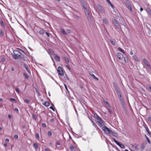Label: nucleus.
Here are the masks:
<instances>
[{"instance_id":"1","label":"nucleus","mask_w":151,"mask_h":151,"mask_svg":"<svg viewBox=\"0 0 151 151\" xmlns=\"http://www.w3.org/2000/svg\"><path fill=\"white\" fill-rule=\"evenodd\" d=\"M112 23L114 24L117 29H120L121 27L119 23V22L117 20L115 19H112Z\"/></svg>"},{"instance_id":"2","label":"nucleus","mask_w":151,"mask_h":151,"mask_svg":"<svg viewBox=\"0 0 151 151\" xmlns=\"http://www.w3.org/2000/svg\"><path fill=\"white\" fill-rule=\"evenodd\" d=\"M12 58L15 59H19V58H23L24 56L22 55L21 53L20 55H18V53H14V54H13L12 55Z\"/></svg>"},{"instance_id":"3","label":"nucleus","mask_w":151,"mask_h":151,"mask_svg":"<svg viewBox=\"0 0 151 151\" xmlns=\"http://www.w3.org/2000/svg\"><path fill=\"white\" fill-rule=\"evenodd\" d=\"M102 130L107 134H109L111 131V130L105 126L102 128Z\"/></svg>"},{"instance_id":"4","label":"nucleus","mask_w":151,"mask_h":151,"mask_svg":"<svg viewBox=\"0 0 151 151\" xmlns=\"http://www.w3.org/2000/svg\"><path fill=\"white\" fill-rule=\"evenodd\" d=\"M57 71L58 74L61 76H63L64 75L63 70L61 67L59 66L58 67Z\"/></svg>"},{"instance_id":"5","label":"nucleus","mask_w":151,"mask_h":151,"mask_svg":"<svg viewBox=\"0 0 151 151\" xmlns=\"http://www.w3.org/2000/svg\"><path fill=\"white\" fill-rule=\"evenodd\" d=\"M85 13L86 14V16L88 18V19L89 21H92L93 19V18L91 17V15L90 14L89 12L87 10V11H85Z\"/></svg>"},{"instance_id":"6","label":"nucleus","mask_w":151,"mask_h":151,"mask_svg":"<svg viewBox=\"0 0 151 151\" xmlns=\"http://www.w3.org/2000/svg\"><path fill=\"white\" fill-rule=\"evenodd\" d=\"M126 4L127 8L132 12V6L128 0H127L126 1Z\"/></svg>"},{"instance_id":"7","label":"nucleus","mask_w":151,"mask_h":151,"mask_svg":"<svg viewBox=\"0 0 151 151\" xmlns=\"http://www.w3.org/2000/svg\"><path fill=\"white\" fill-rule=\"evenodd\" d=\"M94 117L96 119H97L99 121H102V119L96 113H95L94 115Z\"/></svg>"},{"instance_id":"8","label":"nucleus","mask_w":151,"mask_h":151,"mask_svg":"<svg viewBox=\"0 0 151 151\" xmlns=\"http://www.w3.org/2000/svg\"><path fill=\"white\" fill-rule=\"evenodd\" d=\"M53 55H54V59L56 61L59 62L60 61V60L59 56H58L55 54H53Z\"/></svg>"},{"instance_id":"9","label":"nucleus","mask_w":151,"mask_h":151,"mask_svg":"<svg viewBox=\"0 0 151 151\" xmlns=\"http://www.w3.org/2000/svg\"><path fill=\"white\" fill-rule=\"evenodd\" d=\"M117 57L119 60H122L123 58V55L120 53L118 52L117 54Z\"/></svg>"},{"instance_id":"10","label":"nucleus","mask_w":151,"mask_h":151,"mask_svg":"<svg viewBox=\"0 0 151 151\" xmlns=\"http://www.w3.org/2000/svg\"><path fill=\"white\" fill-rule=\"evenodd\" d=\"M24 67L26 70L29 73H30V71L28 65L25 63L24 64Z\"/></svg>"},{"instance_id":"11","label":"nucleus","mask_w":151,"mask_h":151,"mask_svg":"<svg viewBox=\"0 0 151 151\" xmlns=\"http://www.w3.org/2000/svg\"><path fill=\"white\" fill-rule=\"evenodd\" d=\"M116 144L119 146L121 148L124 149L125 148L124 146L119 142H118V143Z\"/></svg>"},{"instance_id":"12","label":"nucleus","mask_w":151,"mask_h":151,"mask_svg":"<svg viewBox=\"0 0 151 151\" xmlns=\"http://www.w3.org/2000/svg\"><path fill=\"white\" fill-rule=\"evenodd\" d=\"M111 134L114 136L117 137L118 135L117 133L113 132L111 130V132H110V134Z\"/></svg>"},{"instance_id":"13","label":"nucleus","mask_w":151,"mask_h":151,"mask_svg":"<svg viewBox=\"0 0 151 151\" xmlns=\"http://www.w3.org/2000/svg\"><path fill=\"white\" fill-rule=\"evenodd\" d=\"M97 8L101 13L103 12L104 10L103 7L100 5H99Z\"/></svg>"},{"instance_id":"14","label":"nucleus","mask_w":151,"mask_h":151,"mask_svg":"<svg viewBox=\"0 0 151 151\" xmlns=\"http://www.w3.org/2000/svg\"><path fill=\"white\" fill-rule=\"evenodd\" d=\"M143 61L144 63L145 64L146 66H149L150 65L149 64L148 62L147 61V60L144 59L143 60Z\"/></svg>"},{"instance_id":"15","label":"nucleus","mask_w":151,"mask_h":151,"mask_svg":"<svg viewBox=\"0 0 151 151\" xmlns=\"http://www.w3.org/2000/svg\"><path fill=\"white\" fill-rule=\"evenodd\" d=\"M90 74L94 79L96 80L97 81H98L99 80V79L97 78L94 75V74L92 73H90Z\"/></svg>"},{"instance_id":"16","label":"nucleus","mask_w":151,"mask_h":151,"mask_svg":"<svg viewBox=\"0 0 151 151\" xmlns=\"http://www.w3.org/2000/svg\"><path fill=\"white\" fill-rule=\"evenodd\" d=\"M107 2L109 3L113 9L114 8V6L111 3L109 0H106Z\"/></svg>"},{"instance_id":"17","label":"nucleus","mask_w":151,"mask_h":151,"mask_svg":"<svg viewBox=\"0 0 151 151\" xmlns=\"http://www.w3.org/2000/svg\"><path fill=\"white\" fill-rule=\"evenodd\" d=\"M43 104L45 106L47 107L50 105V103L49 101H46Z\"/></svg>"},{"instance_id":"18","label":"nucleus","mask_w":151,"mask_h":151,"mask_svg":"<svg viewBox=\"0 0 151 151\" xmlns=\"http://www.w3.org/2000/svg\"><path fill=\"white\" fill-rule=\"evenodd\" d=\"M82 6H83V8L84 9H85L86 10V11H87V9L86 8V5L85 4L84 2H82L81 3Z\"/></svg>"},{"instance_id":"19","label":"nucleus","mask_w":151,"mask_h":151,"mask_svg":"<svg viewBox=\"0 0 151 151\" xmlns=\"http://www.w3.org/2000/svg\"><path fill=\"white\" fill-rule=\"evenodd\" d=\"M60 31L61 32L65 35H67V33L64 30H63L62 29H60Z\"/></svg>"},{"instance_id":"20","label":"nucleus","mask_w":151,"mask_h":151,"mask_svg":"<svg viewBox=\"0 0 151 151\" xmlns=\"http://www.w3.org/2000/svg\"><path fill=\"white\" fill-rule=\"evenodd\" d=\"M33 147L35 148V149L37 150L38 147V145L36 143H34L33 144Z\"/></svg>"},{"instance_id":"21","label":"nucleus","mask_w":151,"mask_h":151,"mask_svg":"<svg viewBox=\"0 0 151 151\" xmlns=\"http://www.w3.org/2000/svg\"><path fill=\"white\" fill-rule=\"evenodd\" d=\"M96 122V123H97V124H98V125H99V126L100 127H102V124L101 123V122L100 121H97V122Z\"/></svg>"},{"instance_id":"22","label":"nucleus","mask_w":151,"mask_h":151,"mask_svg":"<svg viewBox=\"0 0 151 151\" xmlns=\"http://www.w3.org/2000/svg\"><path fill=\"white\" fill-rule=\"evenodd\" d=\"M114 88L117 93H119V92H120V89L118 86Z\"/></svg>"},{"instance_id":"23","label":"nucleus","mask_w":151,"mask_h":151,"mask_svg":"<svg viewBox=\"0 0 151 151\" xmlns=\"http://www.w3.org/2000/svg\"><path fill=\"white\" fill-rule=\"evenodd\" d=\"M147 144V142L142 143L141 146V148L142 149H143L144 148H145Z\"/></svg>"},{"instance_id":"24","label":"nucleus","mask_w":151,"mask_h":151,"mask_svg":"<svg viewBox=\"0 0 151 151\" xmlns=\"http://www.w3.org/2000/svg\"><path fill=\"white\" fill-rule=\"evenodd\" d=\"M39 33L41 35H43L45 33V30L43 29H41L39 31Z\"/></svg>"},{"instance_id":"25","label":"nucleus","mask_w":151,"mask_h":151,"mask_svg":"<svg viewBox=\"0 0 151 151\" xmlns=\"http://www.w3.org/2000/svg\"><path fill=\"white\" fill-rule=\"evenodd\" d=\"M23 75L24 78L27 79H28L29 78V76L25 73H23Z\"/></svg>"},{"instance_id":"26","label":"nucleus","mask_w":151,"mask_h":151,"mask_svg":"<svg viewBox=\"0 0 151 151\" xmlns=\"http://www.w3.org/2000/svg\"><path fill=\"white\" fill-rule=\"evenodd\" d=\"M30 101V100L28 99H26L24 100V102L27 104H29Z\"/></svg>"},{"instance_id":"27","label":"nucleus","mask_w":151,"mask_h":151,"mask_svg":"<svg viewBox=\"0 0 151 151\" xmlns=\"http://www.w3.org/2000/svg\"><path fill=\"white\" fill-rule=\"evenodd\" d=\"M118 50L120 51H121V52H122V53H124V54H125V53L124 52V50H123V49H122L120 47H119L118 48Z\"/></svg>"},{"instance_id":"28","label":"nucleus","mask_w":151,"mask_h":151,"mask_svg":"<svg viewBox=\"0 0 151 151\" xmlns=\"http://www.w3.org/2000/svg\"><path fill=\"white\" fill-rule=\"evenodd\" d=\"M145 137L146 138V139L148 142V143L149 144H151V143L150 141V140L149 138L147 137L145 134Z\"/></svg>"},{"instance_id":"29","label":"nucleus","mask_w":151,"mask_h":151,"mask_svg":"<svg viewBox=\"0 0 151 151\" xmlns=\"http://www.w3.org/2000/svg\"><path fill=\"white\" fill-rule=\"evenodd\" d=\"M10 101L11 102H13L14 103L16 102V101L15 99L13 98H11L10 99Z\"/></svg>"},{"instance_id":"30","label":"nucleus","mask_w":151,"mask_h":151,"mask_svg":"<svg viewBox=\"0 0 151 151\" xmlns=\"http://www.w3.org/2000/svg\"><path fill=\"white\" fill-rule=\"evenodd\" d=\"M32 117L33 119L35 120L37 119V116L35 114H32Z\"/></svg>"},{"instance_id":"31","label":"nucleus","mask_w":151,"mask_h":151,"mask_svg":"<svg viewBox=\"0 0 151 151\" xmlns=\"http://www.w3.org/2000/svg\"><path fill=\"white\" fill-rule=\"evenodd\" d=\"M64 59H65L66 62V63H69V60L68 59V58L67 57H64Z\"/></svg>"},{"instance_id":"32","label":"nucleus","mask_w":151,"mask_h":151,"mask_svg":"<svg viewBox=\"0 0 151 151\" xmlns=\"http://www.w3.org/2000/svg\"><path fill=\"white\" fill-rule=\"evenodd\" d=\"M74 146L73 145L71 144L70 146V149L71 151H72L74 149Z\"/></svg>"},{"instance_id":"33","label":"nucleus","mask_w":151,"mask_h":151,"mask_svg":"<svg viewBox=\"0 0 151 151\" xmlns=\"http://www.w3.org/2000/svg\"><path fill=\"white\" fill-rule=\"evenodd\" d=\"M35 137L36 138L38 139L40 138L39 134L38 133H37L35 134Z\"/></svg>"},{"instance_id":"34","label":"nucleus","mask_w":151,"mask_h":151,"mask_svg":"<svg viewBox=\"0 0 151 151\" xmlns=\"http://www.w3.org/2000/svg\"><path fill=\"white\" fill-rule=\"evenodd\" d=\"M103 22L105 24H108V20L106 19H104L103 20Z\"/></svg>"},{"instance_id":"35","label":"nucleus","mask_w":151,"mask_h":151,"mask_svg":"<svg viewBox=\"0 0 151 151\" xmlns=\"http://www.w3.org/2000/svg\"><path fill=\"white\" fill-rule=\"evenodd\" d=\"M133 58L135 60V61H139L136 55H134L133 56Z\"/></svg>"},{"instance_id":"36","label":"nucleus","mask_w":151,"mask_h":151,"mask_svg":"<svg viewBox=\"0 0 151 151\" xmlns=\"http://www.w3.org/2000/svg\"><path fill=\"white\" fill-rule=\"evenodd\" d=\"M110 41L111 43L113 45H114L115 44V42L114 41H113V40L111 39L110 40Z\"/></svg>"},{"instance_id":"37","label":"nucleus","mask_w":151,"mask_h":151,"mask_svg":"<svg viewBox=\"0 0 151 151\" xmlns=\"http://www.w3.org/2000/svg\"><path fill=\"white\" fill-rule=\"evenodd\" d=\"M47 135L49 136H51L52 135V133L51 131H48L47 133Z\"/></svg>"},{"instance_id":"38","label":"nucleus","mask_w":151,"mask_h":151,"mask_svg":"<svg viewBox=\"0 0 151 151\" xmlns=\"http://www.w3.org/2000/svg\"><path fill=\"white\" fill-rule=\"evenodd\" d=\"M1 26H2L3 27H5V25L4 24L3 22V21H1Z\"/></svg>"},{"instance_id":"39","label":"nucleus","mask_w":151,"mask_h":151,"mask_svg":"<svg viewBox=\"0 0 151 151\" xmlns=\"http://www.w3.org/2000/svg\"><path fill=\"white\" fill-rule=\"evenodd\" d=\"M147 9V11L148 13L150 15H151V10L149 8H148Z\"/></svg>"},{"instance_id":"40","label":"nucleus","mask_w":151,"mask_h":151,"mask_svg":"<svg viewBox=\"0 0 151 151\" xmlns=\"http://www.w3.org/2000/svg\"><path fill=\"white\" fill-rule=\"evenodd\" d=\"M4 35V32L2 31V30L1 29L0 30V36H2Z\"/></svg>"},{"instance_id":"41","label":"nucleus","mask_w":151,"mask_h":151,"mask_svg":"<svg viewBox=\"0 0 151 151\" xmlns=\"http://www.w3.org/2000/svg\"><path fill=\"white\" fill-rule=\"evenodd\" d=\"M35 89L36 92L38 94V95H37L38 96H39L40 95V93L37 90V89L36 88H35Z\"/></svg>"},{"instance_id":"42","label":"nucleus","mask_w":151,"mask_h":151,"mask_svg":"<svg viewBox=\"0 0 151 151\" xmlns=\"http://www.w3.org/2000/svg\"><path fill=\"white\" fill-rule=\"evenodd\" d=\"M134 148H135V149L136 150H137L138 149V145L137 144H135L134 145Z\"/></svg>"},{"instance_id":"43","label":"nucleus","mask_w":151,"mask_h":151,"mask_svg":"<svg viewBox=\"0 0 151 151\" xmlns=\"http://www.w3.org/2000/svg\"><path fill=\"white\" fill-rule=\"evenodd\" d=\"M117 94L118 95V96L119 97V98H122V96H121V93L120 92H119V93H117Z\"/></svg>"},{"instance_id":"44","label":"nucleus","mask_w":151,"mask_h":151,"mask_svg":"<svg viewBox=\"0 0 151 151\" xmlns=\"http://www.w3.org/2000/svg\"><path fill=\"white\" fill-rule=\"evenodd\" d=\"M113 83V86H114V88L118 86L115 82H114Z\"/></svg>"},{"instance_id":"45","label":"nucleus","mask_w":151,"mask_h":151,"mask_svg":"<svg viewBox=\"0 0 151 151\" xmlns=\"http://www.w3.org/2000/svg\"><path fill=\"white\" fill-rule=\"evenodd\" d=\"M147 88H148V89L150 91H151V86H149L147 85Z\"/></svg>"},{"instance_id":"46","label":"nucleus","mask_w":151,"mask_h":151,"mask_svg":"<svg viewBox=\"0 0 151 151\" xmlns=\"http://www.w3.org/2000/svg\"><path fill=\"white\" fill-rule=\"evenodd\" d=\"M14 53L17 54V53H19L20 54V52L19 51L16 50L14 51Z\"/></svg>"},{"instance_id":"47","label":"nucleus","mask_w":151,"mask_h":151,"mask_svg":"<svg viewBox=\"0 0 151 151\" xmlns=\"http://www.w3.org/2000/svg\"><path fill=\"white\" fill-rule=\"evenodd\" d=\"M42 127L43 128H45L46 127V124L44 123H42Z\"/></svg>"},{"instance_id":"48","label":"nucleus","mask_w":151,"mask_h":151,"mask_svg":"<svg viewBox=\"0 0 151 151\" xmlns=\"http://www.w3.org/2000/svg\"><path fill=\"white\" fill-rule=\"evenodd\" d=\"M14 111L16 112L17 113H19V111L18 109L17 108H15L14 109Z\"/></svg>"},{"instance_id":"49","label":"nucleus","mask_w":151,"mask_h":151,"mask_svg":"<svg viewBox=\"0 0 151 151\" xmlns=\"http://www.w3.org/2000/svg\"><path fill=\"white\" fill-rule=\"evenodd\" d=\"M124 60L125 62H128V59L127 57H125L124 58Z\"/></svg>"},{"instance_id":"50","label":"nucleus","mask_w":151,"mask_h":151,"mask_svg":"<svg viewBox=\"0 0 151 151\" xmlns=\"http://www.w3.org/2000/svg\"><path fill=\"white\" fill-rule=\"evenodd\" d=\"M91 122L93 124V125L95 127H96V126H97V125H96V123L94 122L93 121V120H92L91 121Z\"/></svg>"},{"instance_id":"51","label":"nucleus","mask_w":151,"mask_h":151,"mask_svg":"<svg viewBox=\"0 0 151 151\" xmlns=\"http://www.w3.org/2000/svg\"><path fill=\"white\" fill-rule=\"evenodd\" d=\"M14 138L15 139H17L18 138V135L17 134H15L14 135Z\"/></svg>"},{"instance_id":"52","label":"nucleus","mask_w":151,"mask_h":151,"mask_svg":"<svg viewBox=\"0 0 151 151\" xmlns=\"http://www.w3.org/2000/svg\"><path fill=\"white\" fill-rule=\"evenodd\" d=\"M16 91L18 93H19V90L18 88H17L15 89Z\"/></svg>"},{"instance_id":"53","label":"nucleus","mask_w":151,"mask_h":151,"mask_svg":"<svg viewBox=\"0 0 151 151\" xmlns=\"http://www.w3.org/2000/svg\"><path fill=\"white\" fill-rule=\"evenodd\" d=\"M5 58H1V61L2 62H4L5 61Z\"/></svg>"},{"instance_id":"54","label":"nucleus","mask_w":151,"mask_h":151,"mask_svg":"<svg viewBox=\"0 0 151 151\" xmlns=\"http://www.w3.org/2000/svg\"><path fill=\"white\" fill-rule=\"evenodd\" d=\"M112 139L113 140V141L116 143V144L117 143H118V141H117L116 139H115L114 138H112Z\"/></svg>"},{"instance_id":"55","label":"nucleus","mask_w":151,"mask_h":151,"mask_svg":"<svg viewBox=\"0 0 151 151\" xmlns=\"http://www.w3.org/2000/svg\"><path fill=\"white\" fill-rule=\"evenodd\" d=\"M108 109L109 112L110 113V114H112V111L111 110V109H109V108H108Z\"/></svg>"},{"instance_id":"56","label":"nucleus","mask_w":151,"mask_h":151,"mask_svg":"<svg viewBox=\"0 0 151 151\" xmlns=\"http://www.w3.org/2000/svg\"><path fill=\"white\" fill-rule=\"evenodd\" d=\"M146 131L148 132V134H149L150 133H151L150 132H149V129H148V128L146 129Z\"/></svg>"},{"instance_id":"57","label":"nucleus","mask_w":151,"mask_h":151,"mask_svg":"<svg viewBox=\"0 0 151 151\" xmlns=\"http://www.w3.org/2000/svg\"><path fill=\"white\" fill-rule=\"evenodd\" d=\"M119 99H120V101H121V102H123L124 99H123V98H122V97L120 98Z\"/></svg>"},{"instance_id":"58","label":"nucleus","mask_w":151,"mask_h":151,"mask_svg":"<svg viewBox=\"0 0 151 151\" xmlns=\"http://www.w3.org/2000/svg\"><path fill=\"white\" fill-rule=\"evenodd\" d=\"M64 86L65 87V89H66L67 91L68 92H69V91H68V89L67 87V86H66V85L65 84H64Z\"/></svg>"},{"instance_id":"59","label":"nucleus","mask_w":151,"mask_h":151,"mask_svg":"<svg viewBox=\"0 0 151 151\" xmlns=\"http://www.w3.org/2000/svg\"><path fill=\"white\" fill-rule=\"evenodd\" d=\"M45 34H46V35H47V36L48 37H50V34H49L47 32H45Z\"/></svg>"},{"instance_id":"60","label":"nucleus","mask_w":151,"mask_h":151,"mask_svg":"<svg viewBox=\"0 0 151 151\" xmlns=\"http://www.w3.org/2000/svg\"><path fill=\"white\" fill-rule=\"evenodd\" d=\"M9 140L8 139L6 138L5 139V142H9Z\"/></svg>"},{"instance_id":"61","label":"nucleus","mask_w":151,"mask_h":151,"mask_svg":"<svg viewBox=\"0 0 151 151\" xmlns=\"http://www.w3.org/2000/svg\"><path fill=\"white\" fill-rule=\"evenodd\" d=\"M66 67L69 70H70L71 69V68L70 67H69V66L68 65H66Z\"/></svg>"},{"instance_id":"62","label":"nucleus","mask_w":151,"mask_h":151,"mask_svg":"<svg viewBox=\"0 0 151 151\" xmlns=\"http://www.w3.org/2000/svg\"><path fill=\"white\" fill-rule=\"evenodd\" d=\"M67 31L68 33H71V30L70 29H67Z\"/></svg>"},{"instance_id":"63","label":"nucleus","mask_w":151,"mask_h":151,"mask_svg":"<svg viewBox=\"0 0 151 151\" xmlns=\"http://www.w3.org/2000/svg\"><path fill=\"white\" fill-rule=\"evenodd\" d=\"M50 108L51 109H52L53 111H55V110H54V108H53V107L52 106H51L50 107Z\"/></svg>"},{"instance_id":"64","label":"nucleus","mask_w":151,"mask_h":151,"mask_svg":"<svg viewBox=\"0 0 151 151\" xmlns=\"http://www.w3.org/2000/svg\"><path fill=\"white\" fill-rule=\"evenodd\" d=\"M148 119L149 121L151 122V117H149Z\"/></svg>"}]
</instances>
